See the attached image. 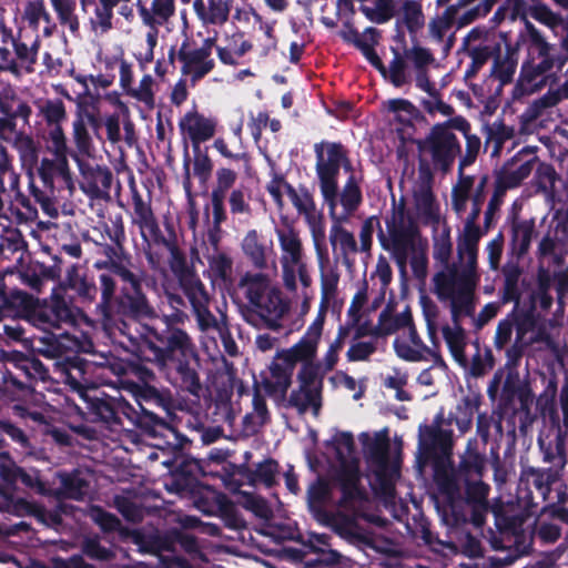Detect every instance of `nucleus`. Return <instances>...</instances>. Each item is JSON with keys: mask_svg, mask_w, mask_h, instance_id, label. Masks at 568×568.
Instances as JSON below:
<instances>
[{"mask_svg": "<svg viewBox=\"0 0 568 568\" xmlns=\"http://www.w3.org/2000/svg\"><path fill=\"white\" fill-rule=\"evenodd\" d=\"M457 262L452 266L438 267L432 276V292L447 305L450 315H474L476 288L480 281L478 255L456 250Z\"/></svg>", "mask_w": 568, "mask_h": 568, "instance_id": "obj_1", "label": "nucleus"}, {"mask_svg": "<svg viewBox=\"0 0 568 568\" xmlns=\"http://www.w3.org/2000/svg\"><path fill=\"white\" fill-rule=\"evenodd\" d=\"M323 335V315L316 316L291 347L277 349L262 376V386L273 397L284 398L292 386L296 365L315 361Z\"/></svg>", "mask_w": 568, "mask_h": 568, "instance_id": "obj_2", "label": "nucleus"}, {"mask_svg": "<svg viewBox=\"0 0 568 568\" xmlns=\"http://www.w3.org/2000/svg\"><path fill=\"white\" fill-rule=\"evenodd\" d=\"M237 286L247 302L242 308L244 321L255 328L278 331L280 321L288 311V305L270 275L262 272H245L240 277Z\"/></svg>", "mask_w": 568, "mask_h": 568, "instance_id": "obj_3", "label": "nucleus"}, {"mask_svg": "<svg viewBox=\"0 0 568 568\" xmlns=\"http://www.w3.org/2000/svg\"><path fill=\"white\" fill-rule=\"evenodd\" d=\"M526 29L529 33V43L527 58L523 62L517 81V89L523 94H531L547 84L550 79L549 72L556 63L561 65L562 61L551 52V44L528 20H526Z\"/></svg>", "mask_w": 568, "mask_h": 568, "instance_id": "obj_4", "label": "nucleus"}, {"mask_svg": "<svg viewBox=\"0 0 568 568\" xmlns=\"http://www.w3.org/2000/svg\"><path fill=\"white\" fill-rule=\"evenodd\" d=\"M453 128L465 134L469 129L468 122L462 116L432 126L424 140L418 142L420 152L428 154L436 169L447 172L460 153V144Z\"/></svg>", "mask_w": 568, "mask_h": 568, "instance_id": "obj_5", "label": "nucleus"}, {"mask_svg": "<svg viewBox=\"0 0 568 568\" xmlns=\"http://www.w3.org/2000/svg\"><path fill=\"white\" fill-rule=\"evenodd\" d=\"M315 171L320 183L321 194L325 203L338 202V174L341 168L352 171V163L346 149L337 142L321 141L315 143Z\"/></svg>", "mask_w": 568, "mask_h": 568, "instance_id": "obj_6", "label": "nucleus"}, {"mask_svg": "<svg viewBox=\"0 0 568 568\" xmlns=\"http://www.w3.org/2000/svg\"><path fill=\"white\" fill-rule=\"evenodd\" d=\"M386 231L379 230L378 240L382 247L388 251L399 268L404 270L410 252L414 250L415 226L406 214L403 202L393 205L385 217Z\"/></svg>", "mask_w": 568, "mask_h": 568, "instance_id": "obj_7", "label": "nucleus"}, {"mask_svg": "<svg viewBox=\"0 0 568 568\" xmlns=\"http://www.w3.org/2000/svg\"><path fill=\"white\" fill-rule=\"evenodd\" d=\"M297 386L293 388L286 399V406L300 415L311 412L318 416L323 405L324 374L321 364L312 361L301 365L296 374Z\"/></svg>", "mask_w": 568, "mask_h": 568, "instance_id": "obj_8", "label": "nucleus"}, {"mask_svg": "<svg viewBox=\"0 0 568 568\" xmlns=\"http://www.w3.org/2000/svg\"><path fill=\"white\" fill-rule=\"evenodd\" d=\"M356 481L357 478L352 475L343 485L341 510L331 516L329 525L344 538L365 540L366 535L356 524V519L363 517V505L365 501Z\"/></svg>", "mask_w": 568, "mask_h": 568, "instance_id": "obj_9", "label": "nucleus"}, {"mask_svg": "<svg viewBox=\"0 0 568 568\" xmlns=\"http://www.w3.org/2000/svg\"><path fill=\"white\" fill-rule=\"evenodd\" d=\"M290 201L308 227L314 251L320 260L326 255V223L323 211L317 209L313 194L305 187L290 189Z\"/></svg>", "mask_w": 568, "mask_h": 568, "instance_id": "obj_10", "label": "nucleus"}, {"mask_svg": "<svg viewBox=\"0 0 568 568\" xmlns=\"http://www.w3.org/2000/svg\"><path fill=\"white\" fill-rule=\"evenodd\" d=\"M132 209L131 223L136 226L143 241V250L149 263L155 267L156 262L151 254L154 244L166 243L160 230L158 219L152 210L151 200H144L134 185L131 186Z\"/></svg>", "mask_w": 568, "mask_h": 568, "instance_id": "obj_11", "label": "nucleus"}, {"mask_svg": "<svg viewBox=\"0 0 568 568\" xmlns=\"http://www.w3.org/2000/svg\"><path fill=\"white\" fill-rule=\"evenodd\" d=\"M433 174L427 165L420 164L412 185L416 217L425 224L439 222V204L432 190Z\"/></svg>", "mask_w": 568, "mask_h": 568, "instance_id": "obj_12", "label": "nucleus"}, {"mask_svg": "<svg viewBox=\"0 0 568 568\" xmlns=\"http://www.w3.org/2000/svg\"><path fill=\"white\" fill-rule=\"evenodd\" d=\"M112 274L119 276L124 283L122 296L120 298L123 312L132 314L149 313L150 307L141 290L142 277L132 271L130 256L119 263H115V265H113Z\"/></svg>", "mask_w": 568, "mask_h": 568, "instance_id": "obj_13", "label": "nucleus"}, {"mask_svg": "<svg viewBox=\"0 0 568 568\" xmlns=\"http://www.w3.org/2000/svg\"><path fill=\"white\" fill-rule=\"evenodd\" d=\"M486 183V176H483L477 183L476 191L473 194L471 210L464 220L463 227L457 234L456 250L479 255V242L487 231L483 230L477 223L481 211V203L484 202V190Z\"/></svg>", "mask_w": 568, "mask_h": 568, "instance_id": "obj_14", "label": "nucleus"}, {"mask_svg": "<svg viewBox=\"0 0 568 568\" xmlns=\"http://www.w3.org/2000/svg\"><path fill=\"white\" fill-rule=\"evenodd\" d=\"M79 315V310L72 308L63 297L54 295L49 302L37 305L30 318L34 325L50 329L60 328L62 324H75Z\"/></svg>", "mask_w": 568, "mask_h": 568, "instance_id": "obj_15", "label": "nucleus"}, {"mask_svg": "<svg viewBox=\"0 0 568 568\" xmlns=\"http://www.w3.org/2000/svg\"><path fill=\"white\" fill-rule=\"evenodd\" d=\"M216 34L206 38L200 48H192L187 42H183L178 57L182 62V72L191 75L196 81L207 74L214 68L212 50L216 47Z\"/></svg>", "mask_w": 568, "mask_h": 568, "instance_id": "obj_16", "label": "nucleus"}, {"mask_svg": "<svg viewBox=\"0 0 568 568\" xmlns=\"http://www.w3.org/2000/svg\"><path fill=\"white\" fill-rule=\"evenodd\" d=\"M179 129L184 142L190 141L194 149H199L201 143L214 136L216 120L192 110L180 119Z\"/></svg>", "mask_w": 568, "mask_h": 568, "instance_id": "obj_17", "label": "nucleus"}, {"mask_svg": "<svg viewBox=\"0 0 568 568\" xmlns=\"http://www.w3.org/2000/svg\"><path fill=\"white\" fill-rule=\"evenodd\" d=\"M121 0H79L82 12L88 18L90 29L95 34H105L113 29L114 9Z\"/></svg>", "mask_w": 568, "mask_h": 568, "instance_id": "obj_18", "label": "nucleus"}, {"mask_svg": "<svg viewBox=\"0 0 568 568\" xmlns=\"http://www.w3.org/2000/svg\"><path fill=\"white\" fill-rule=\"evenodd\" d=\"M453 432L442 427V417L438 416L433 424L419 426L418 444L427 454L448 455L452 449Z\"/></svg>", "mask_w": 568, "mask_h": 568, "instance_id": "obj_19", "label": "nucleus"}, {"mask_svg": "<svg viewBox=\"0 0 568 568\" xmlns=\"http://www.w3.org/2000/svg\"><path fill=\"white\" fill-rule=\"evenodd\" d=\"M89 125L97 130L99 128V119L88 108L79 104L72 122V140L79 153L83 155H90L94 149Z\"/></svg>", "mask_w": 568, "mask_h": 568, "instance_id": "obj_20", "label": "nucleus"}, {"mask_svg": "<svg viewBox=\"0 0 568 568\" xmlns=\"http://www.w3.org/2000/svg\"><path fill=\"white\" fill-rule=\"evenodd\" d=\"M21 19L24 26L37 33H41L44 38H50L58 29V24L43 0L28 1L23 7Z\"/></svg>", "mask_w": 568, "mask_h": 568, "instance_id": "obj_21", "label": "nucleus"}, {"mask_svg": "<svg viewBox=\"0 0 568 568\" xmlns=\"http://www.w3.org/2000/svg\"><path fill=\"white\" fill-rule=\"evenodd\" d=\"M233 0H194L193 11L203 27H222L229 19Z\"/></svg>", "mask_w": 568, "mask_h": 568, "instance_id": "obj_22", "label": "nucleus"}, {"mask_svg": "<svg viewBox=\"0 0 568 568\" xmlns=\"http://www.w3.org/2000/svg\"><path fill=\"white\" fill-rule=\"evenodd\" d=\"M338 202L326 203L332 220L329 230V242L333 250L339 248L341 254L346 260L349 255L357 252V243L354 235L343 227V223L347 222L345 215H338Z\"/></svg>", "mask_w": 568, "mask_h": 568, "instance_id": "obj_23", "label": "nucleus"}, {"mask_svg": "<svg viewBox=\"0 0 568 568\" xmlns=\"http://www.w3.org/2000/svg\"><path fill=\"white\" fill-rule=\"evenodd\" d=\"M489 486L480 479H467L465 484L466 504L471 508L470 520L476 527H481L488 513Z\"/></svg>", "mask_w": 568, "mask_h": 568, "instance_id": "obj_24", "label": "nucleus"}, {"mask_svg": "<svg viewBox=\"0 0 568 568\" xmlns=\"http://www.w3.org/2000/svg\"><path fill=\"white\" fill-rule=\"evenodd\" d=\"M396 355L407 362H420L430 354L428 346L419 337L416 327L403 332L394 341Z\"/></svg>", "mask_w": 568, "mask_h": 568, "instance_id": "obj_25", "label": "nucleus"}, {"mask_svg": "<svg viewBox=\"0 0 568 568\" xmlns=\"http://www.w3.org/2000/svg\"><path fill=\"white\" fill-rule=\"evenodd\" d=\"M282 281L288 292H296L298 284L303 288L312 285V276L308 271L305 257L280 260Z\"/></svg>", "mask_w": 568, "mask_h": 568, "instance_id": "obj_26", "label": "nucleus"}, {"mask_svg": "<svg viewBox=\"0 0 568 568\" xmlns=\"http://www.w3.org/2000/svg\"><path fill=\"white\" fill-rule=\"evenodd\" d=\"M318 267L321 271V307L317 316L323 315V324L325 323L326 310L332 300L336 297L339 283V273L336 267L327 266L328 250L326 248L325 258L320 260L316 255Z\"/></svg>", "mask_w": 568, "mask_h": 568, "instance_id": "obj_27", "label": "nucleus"}, {"mask_svg": "<svg viewBox=\"0 0 568 568\" xmlns=\"http://www.w3.org/2000/svg\"><path fill=\"white\" fill-rule=\"evenodd\" d=\"M174 12V0H152L150 7L139 1L140 18L143 24L151 29L150 31H158L159 27L169 22Z\"/></svg>", "mask_w": 568, "mask_h": 568, "instance_id": "obj_28", "label": "nucleus"}, {"mask_svg": "<svg viewBox=\"0 0 568 568\" xmlns=\"http://www.w3.org/2000/svg\"><path fill=\"white\" fill-rule=\"evenodd\" d=\"M474 315H458L454 317L450 315L452 324H446L442 328L443 337L456 362L464 365L466 363L465 348L467 345L466 332L462 326V321L465 317H473Z\"/></svg>", "mask_w": 568, "mask_h": 568, "instance_id": "obj_29", "label": "nucleus"}, {"mask_svg": "<svg viewBox=\"0 0 568 568\" xmlns=\"http://www.w3.org/2000/svg\"><path fill=\"white\" fill-rule=\"evenodd\" d=\"M464 162L460 161L458 180L452 187V207L458 216L466 212L468 202L473 203V194L477 186L474 176L464 174Z\"/></svg>", "mask_w": 568, "mask_h": 568, "instance_id": "obj_30", "label": "nucleus"}, {"mask_svg": "<svg viewBox=\"0 0 568 568\" xmlns=\"http://www.w3.org/2000/svg\"><path fill=\"white\" fill-rule=\"evenodd\" d=\"M244 255L260 270L267 267V256L272 253V244L266 245L256 230H250L241 243Z\"/></svg>", "mask_w": 568, "mask_h": 568, "instance_id": "obj_31", "label": "nucleus"}, {"mask_svg": "<svg viewBox=\"0 0 568 568\" xmlns=\"http://www.w3.org/2000/svg\"><path fill=\"white\" fill-rule=\"evenodd\" d=\"M39 176L45 186L53 189L54 180L62 179L67 184L71 183L68 156L54 155V159L43 158L38 168Z\"/></svg>", "mask_w": 568, "mask_h": 568, "instance_id": "obj_32", "label": "nucleus"}, {"mask_svg": "<svg viewBox=\"0 0 568 568\" xmlns=\"http://www.w3.org/2000/svg\"><path fill=\"white\" fill-rule=\"evenodd\" d=\"M278 246L281 250L280 260L305 257V251L300 231L287 224L284 227L275 229Z\"/></svg>", "mask_w": 568, "mask_h": 568, "instance_id": "obj_33", "label": "nucleus"}, {"mask_svg": "<svg viewBox=\"0 0 568 568\" xmlns=\"http://www.w3.org/2000/svg\"><path fill=\"white\" fill-rule=\"evenodd\" d=\"M252 49V43L244 39V34L235 32L226 38L224 45H217V55L224 64L236 65L241 58H243Z\"/></svg>", "mask_w": 568, "mask_h": 568, "instance_id": "obj_34", "label": "nucleus"}, {"mask_svg": "<svg viewBox=\"0 0 568 568\" xmlns=\"http://www.w3.org/2000/svg\"><path fill=\"white\" fill-rule=\"evenodd\" d=\"M531 169L530 162L520 163L517 160H511L498 173L496 187L500 190V194H505L507 189L517 186L523 180L528 178Z\"/></svg>", "mask_w": 568, "mask_h": 568, "instance_id": "obj_35", "label": "nucleus"}, {"mask_svg": "<svg viewBox=\"0 0 568 568\" xmlns=\"http://www.w3.org/2000/svg\"><path fill=\"white\" fill-rule=\"evenodd\" d=\"M364 453L381 469H384L388 462L389 442L385 433H376L373 436L362 435Z\"/></svg>", "mask_w": 568, "mask_h": 568, "instance_id": "obj_36", "label": "nucleus"}, {"mask_svg": "<svg viewBox=\"0 0 568 568\" xmlns=\"http://www.w3.org/2000/svg\"><path fill=\"white\" fill-rule=\"evenodd\" d=\"M109 239L115 244L114 246L105 244L102 246V253L110 262L119 263L125 260L129 254L124 251L123 243L125 241V231L123 219L121 215L112 220V229L108 231Z\"/></svg>", "mask_w": 568, "mask_h": 568, "instance_id": "obj_37", "label": "nucleus"}, {"mask_svg": "<svg viewBox=\"0 0 568 568\" xmlns=\"http://www.w3.org/2000/svg\"><path fill=\"white\" fill-rule=\"evenodd\" d=\"M155 91L156 82L150 73L142 75L140 81H135L123 90V93L129 98L142 103L148 110L155 106Z\"/></svg>", "mask_w": 568, "mask_h": 568, "instance_id": "obj_38", "label": "nucleus"}, {"mask_svg": "<svg viewBox=\"0 0 568 568\" xmlns=\"http://www.w3.org/2000/svg\"><path fill=\"white\" fill-rule=\"evenodd\" d=\"M410 327H415V325L413 323L412 312L408 307L394 315L383 311L378 317L377 335L386 336L399 329L407 332Z\"/></svg>", "mask_w": 568, "mask_h": 568, "instance_id": "obj_39", "label": "nucleus"}, {"mask_svg": "<svg viewBox=\"0 0 568 568\" xmlns=\"http://www.w3.org/2000/svg\"><path fill=\"white\" fill-rule=\"evenodd\" d=\"M57 14L59 24L67 28L72 36L80 31V18L77 13L75 0H49Z\"/></svg>", "mask_w": 568, "mask_h": 568, "instance_id": "obj_40", "label": "nucleus"}, {"mask_svg": "<svg viewBox=\"0 0 568 568\" xmlns=\"http://www.w3.org/2000/svg\"><path fill=\"white\" fill-rule=\"evenodd\" d=\"M379 33L375 28H367L364 32L356 36L355 44L363 52L364 57L383 74L386 69L375 51V45L378 43Z\"/></svg>", "mask_w": 568, "mask_h": 568, "instance_id": "obj_41", "label": "nucleus"}, {"mask_svg": "<svg viewBox=\"0 0 568 568\" xmlns=\"http://www.w3.org/2000/svg\"><path fill=\"white\" fill-rule=\"evenodd\" d=\"M362 202V192L358 179L352 173L345 183L341 195L339 203L343 207L338 215H345L346 220L357 210Z\"/></svg>", "mask_w": 568, "mask_h": 568, "instance_id": "obj_42", "label": "nucleus"}, {"mask_svg": "<svg viewBox=\"0 0 568 568\" xmlns=\"http://www.w3.org/2000/svg\"><path fill=\"white\" fill-rule=\"evenodd\" d=\"M230 212L234 219L247 223L252 215L251 194L247 190L239 187L231 191L229 196Z\"/></svg>", "mask_w": 568, "mask_h": 568, "instance_id": "obj_43", "label": "nucleus"}, {"mask_svg": "<svg viewBox=\"0 0 568 568\" xmlns=\"http://www.w3.org/2000/svg\"><path fill=\"white\" fill-rule=\"evenodd\" d=\"M40 34L37 36L34 41L29 45L22 41L14 42V53L17 60L13 59V61L18 65V72L16 74H19L21 70H24L26 72H33L34 64L37 62L38 58V51L40 48Z\"/></svg>", "mask_w": 568, "mask_h": 568, "instance_id": "obj_44", "label": "nucleus"}, {"mask_svg": "<svg viewBox=\"0 0 568 568\" xmlns=\"http://www.w3.org/2000/svg\"><path fill=\"white\" fill-rule=\"evenodd\" d=\"M398 17L409 32H416L425 24L422 4L416 0H404L398 10Z\"/></svg>", "mask_w": 568, "mask_h": 568, "instance_id": "obj_45", "label": "nucleus"}, {"mask_svg": "<svg viewBox=\"0 0 568 568\" xmlns=\"http://www.w3.org/2000/svg\"><path fill=\"white\" fill-rule=\"evenodd\" d=\"M180 284L183 292L187 296L192 308L209 304L210 297L203 283L193 273H187L181 276Z\"/></svg>", "mask_w": 568, "mask_h": 568, "instance_id": "obj_46", "label": "nucleus"}, {"mask_svg": "<svg viewBox=\"0 0 568 568\" xmlns=\"http://www.w3.org/2000/svg\"><path fill=\"white\" fill-rule=\"evenodd\" d=\"M278 470V465L273 459H265L258 463L253 469L246 473L247 483L252 486L264 485L272 487L275 483V477Z\"/></svg>", "mask_w": 568, "mask_h": 568, "instance_id": "obj_47", "label": "nucleus"}, {"mask_svg": "<svg viewBox=\"0 0 568 568\" xmlns=\"http://www.w3.org/2000/svg\"><path fill=\"white\" fill-rule=\"evenodd\" d=\"M384 105L393 114V119L402 125H412L419 115L418 109L406 99L388 100Z\"/></svg>", "mask_w": 568, "mask_h": 568, "instance_id": "obj_48", "label": "nucleus"}, {"mask_svg": "<svg viewBox=\"0 0 568 568\" xmlns=\"http://www.w3.org/2000/svg\"><path fill=\"white\" fill-rule=\"evenodd\" d=\"M527 16L547 26L556 34L564 20L561 16L552 12L546 4L542 3H535L527 8L526 14L523 16V20L525 23L527 20Z\"/></svg>", "mask_w": 568, "mask_h": 568, "instance_id": "obj_49", "label": "nucleus"}, {"mask_svg": "<svg viewBox=\"0 0 568 568\" xmlns=\"http://www.w3.org/2000/svg\"><path fill=\"white\" fill-rule=\"evenodd\" d=\"M359 10L369 21L385 23L394 17L395 0H375L374 6L362 4Z\"/></svg>", "mask_w": 568, "mask_h": 568, "instance_id": "obj_50", "label": "nucleus"}, {"mask_svg": "<svg viewBox=\"0 0 568 568\" xmlns=\"http://www.w3.org/2000/svg\"><path fill=\"white\" fill-rule=\"evenodd\" d=\"M16 368L22 371L27 376L45 381L48 378V369L39 359H30L19 353L10 355L7 359Z\"/></svg>", "mask_w": 568, "mask_h": 568, "instance_id": "obj_51", "label": "nucleus"}, {"mask_svg": "<svg viewBox=\"0 0 568 568\" xmlns=\"http://www.w3.org/2000/svg\"><path fill=\"white\" fill-rule=\"evenodd\" d=\"M239 497V504L255 516L265 520L272 518L273 510L263 497L247 491H240Z\"/></svg>", "mask_w": 568, "mask_h": 568, "instance_id": "obj_52", "label": "nucleus"}, {"mask_svg": "<svg viewBox=\"0 0 568 568\" xmlns=\"http://www.w3.org/2000/svg\"><path fill=\"white\" fill-rule=\"evenodd\" d=\"M44 141L49 153L68 156V140L62 125L47 126Z\"/></svg>", "mask_w": 568, "mask_h": 568, "instance_id": "obj_53", "label": "nucleus"}, {"mask_svg": "<svg viewBox=\"0 0 568 568\" xmlns=\"http://www.w3.org/2000/svg\"><path fill=\"white\" fill-rule=\"evenodd\" d=\"M39 112L44 118L47 126L62 125L67 119V111L62 100L48 99L39 105Z\"/></svg>", "mask_w": 568, "mask_h": 568, "instance_id": "obj_54", "label": "nucleus"}, {"mask_svg": "<svg viewBox=\"0 0 568 568\" xmlns=\"http://www.w3.org/2000/svg\"><path fill=\"white\" fill-rule=\"evenodd\" d=\"M564 99H568V79L557 90H549L541 98L535 100L530 105L531 113L534 116H538L545 109L556 105Z\"/></svg>", "mask_w": 568, "mask_h": 568, "instance_id": "obj_55", "label": "nucleus"}, {"mask_svg": "<svg viewBox=\"0 0 568 568\" xmlns=\"http://www.w3.org/2000/svg\"><path fill=\"white\" fill-rule=\"evenodd\" d=\"M453 253V242L449 230L443 231L434 239L433 257L438 267L452 266L449 263Z\"/></svg>", "mask_w": 568, "mask_h": 568, "instance_id": "obj_56", "label": "nucleus"}, {"mask_svg": "<svg viewBox=\"0 0 568 568\" xmlns=\"http://www.w3.org/2000/svg\"><path fill=\"white\" fill-rule=\"evenodd\" d=\"M404 58L413 64L416 71H426L429 65L435 63V57L430 50L419 44L405 49Z\"/></svg>", "mask_w": 568, "mask_h": 568, "instance_id": "obj_57", "label": "nucleus"}, {"mask_svg": "<svg viewBox=\"0 0 568 568\" xmlns=\"http://www.w3.org/2000/svg\"><path fill=\"white\" fill-rule=\"evenodd\" d=\"M169 352L179 351L183 355L192 354L194 345L186 332L180 328H169L166 336Z\"/></svg>", "mask_w": 568, "mask_h": 568, "instance_id": "obj_58", "label": "nucleus"}, {"mask_svg": "<svg viewBox=\"0 0 568 568\" xmlns=\"http://www.w3.org/2000/svg\"><path fill=\"white\" fill-rule=\"evenodd\" d=\"M12 40V31L0 21V69L8 70L12 73L18 72V65L11 57L7 44Z\"/></svg>", "mask_w": 568, "mask_h": 568, "instance_id": "obj_59", "label": "nucleus"}, {"mask_svg": "<svg viewBox=\"0 0 568 568\" xmlns=\"http://www.w3.org/2000/svg\"><path fill=\"white\" fill-rule=\"evenodd\" d=\"M422 313L426 322V328L429 337L434 339L437 334L439 308L437 304L428 296L423 295L419 298Z\"/></svg>", "mask_w": 568, "mask_h": 568, "instance_id": "obj_60", "label": "nucleus"}, {"mask_svg": "<svg viewBox=\"0 0 568 568\" xmlns=\"http://www.w3.org/2000/svg\"><path fill=\"white\" fill-rule=\"evenodd\" d=\"M453 26V11L447 9L442 16L433 18L428 23L429 37L437 43L444 41L445 36Z\"/></svg>", "mask_w": 568, "mask_h": 568, "instance_id": "obj_61", "label": "nucleus"}, {"mask_svg": "<svg viewBox=\"0 0 568 568\" xmlns=\"http://www.w3.org/2000/svg\"><path fill=\"white\" fill-rule=\"evenodd\" d=\"M516 69L517 60L513 55L507 54L495 60L493 74L501 84H507L513 81Z\"/></svg>", "mask_w": 568, "mask_h": 568, "instance_id": "obj_62", "label": "nucleus"}, {"mask_svg": "<svg viewBox=\"0 0 568 568\" xmlns=\"http://www.w3.org/2000/svg\"><path fill=\"white\" fill-rule=\"evenodd\" d=\"M62 488L67 497L81 499L89 491V483L79 474L65 476L62 478Z\"/></svg>", "mask_w": 568, "mask_h": 568, "instance_id": "obj_63", "label": "nucleus"}, {"mask_svg": "<svg viewBox=\"0 0 568 568\" xmlns=\"http://www.w3.org/2000/svg\"><path fill=\"white\" fill-rule=\"evenodd\" d=\"M406 62L404 54L400 55L399 53H395L394 59L389 63L388 80L396 88H400L409 82Z\"/></svg>", "mask_w": 568, "mask_h": 568, "instance_id": "obj_64", "label": "nucleus"}]
</instances>
